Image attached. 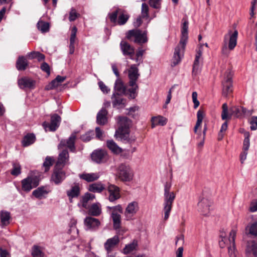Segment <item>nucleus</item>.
<instances>
[{
  "instance_id": "obj_1",
  "label": "nucleus",
  "mask_w": 257,
  "mask_h": 257,
  "mask_svg": "<svg viewBox=\"0 0 257 257\" xmlns=\"http://www.w3.org/2000/svg\"><path fill=\"white\" fill-rule=\"evenodd\" d=\"M184 21L181 29V38L178 46L175 48L171 66L174 67L178 64L184 56L185 46L188 40V22Z\"/></svg>"
},
{
  "instance_id": "obj_2",
  "label": "nucleus",
  "mask_w": 257,
  "mask_h": 257,
  "mask_svg": "<svg viewBox=\"0 0 257 257\" xmlns=\"http://www.w3.org/2000/svg\"><path fill=\"white\" fill-rule=\"evenodd\" d=\"M236 228L232 229L229 233V236H226L225 232H222L220 236L221 240L219 241V246L224 248L227 246L228 254L229 257H238V252L235 247V239L236 235Z\"/></svg>"
},
{
  "instance_id": "obj_3",
  "label": "nucleus",
  "mask_w": 257,
  "mask_h": 257,
  "mask_svg": "<svg viewBox=\"0 0 257 257\" xmlns=\"http://www.w3.org/2000/svg\"><path fill=\"white\" fill-rule=\"evenodd\" d=\"M171 184L170 183H166L164 186L163 212L164 213V219L167 220L170 216L172 210L173 203L176 198V194L171 191Z\"/></svg>"
},
{
  "instance_id": "obj_4",
  "label": "nucleus",
  "mask_w": 257,
  "mask_h": 257,
  "mask_svg": "<svg viewBox=\"0 0 257 257\" xmlns=\"http://www.w3.org/2000/svg\"><path fill=\"white\" fill-rule=\"evenodd\" d=\"M238 32L237 30L232 31L230 30L224 36L223 45L222 48V53L228 56L230 51L233 50L237 44Z\"/></svg>"
},
{
  "instance_id": "obj_5",
  "label": "nucleus",
  "mask_w": 257,
  "mask_h": 257,
  "mask_svg": "<svg viewBox=\"0 0 257 257\" xmlns=\"http://www.w3.org/2000/svg\"><path fill=\"white\" fill-rule=\"evenodd\" d=\"M140 76L139 69L136 65H132L128 69V76L129 78L128 91L130 92V98H135L136 96L137 90L138 86L137 81Z\"/></svg>"
},
{
  "instance_id": "obj_6",
  "label": "nucleus",
  "mask_w": 257,
  "mask_h": 257,
  "mask_svg": "<svg viewBox=\"0 0 257 257\" xmlns=\"http://www.w3.org/2000/svg\"><path fill=\"white\" fill-rule=\"evenodd\" d=\"M116 176L122 181L130 182L134 177V173L128 165L121 164L117 168Z\"/></svg>"
},
{
  "instance_id": "obj_7",
  "label": "nucleus",
  "mask_w": 257,
  "mask_h": 257,
  "mask_svg": "<svg viewBox=\"0 0 257 257\" xmlns=\"http://www.w3.org/2000/svg\"><path fill=\"white\" fill-rule=\"evenodd\" d=\"M147 31H142L139 29H134L128 32L127 38L139 44H142L148 41Z\"/></svg>"
},
{
  "instance_id": "obj_8",
  "label": "nucleus",
  "mask_w": 257,
  "mask_h": 257,
  "mask_svg": "<svg viewBox=\"0 0 257 257\" xmlns=\"http://www.w3.org/2000/svg\"><path fill=\"white\" fill-rule=\"evenodd\" d=\"M232 71L228 69L224 74V78L222 82V95L225 97L228 96L232 92Z\"/></svg>"
},
{
  "instance_id": "obj_9",
  "label": "nucleus",
  "mask_w": 257,
  "mask_h": 257,
  "mask_svg": "<svg viewBox=\"0 0 257 257\" xmlns=\"http://www.w3.org/2000/svg\"><path fill=\"white\" fill-rule=\"evenodd\" d=\"M22 188L25 192H29L39 185L37 179L34 177H28L21 181Z\"/></svg>"
},
{
  "instance_id": "obj_10",
  "label": "nucleus",
  "mask_w": 257,
  "mask_h": 257,
  "mask_svg": "<svg viewBox=\"0 0 257 257\" xmlns=\"http://www.w3.org/2000/svg\"><path fill=\"white\" fill-rule=\"evenodd\" d=\"M61 121V117L57 114H54L51 116V122H44L43 126L46 131H55L58 127Z\"/></svg>"
},
{
  "instance_id": "obj_11",
  "label": "nucleus",
  "mask_w": 257,
  "mask_h": 257,
  "mask_svg": "<svg viewBox=\"0 0 257 257\" xmlns=\"http://www.w3.org/2000/svg\"><path fill=\"white\" fill-rule=\"evenodd\" d=\"M65 172L63 171L62 168L55 166L54 172L51 176V181L55 184H60L65 178Z\"/></svg>"
},
{
  "instance_id": "obj_12",
  "label": "nucleus",
  "mask_w": 257,
  "mask_h": 257,
  "mask_svg": "<svg viewBox=\"0 0 257 257\" xmlns=\"http://www.w3.org/2000/svg\"><path fill=\"white\" fill-rule=\"evenodd\" d=\"M211 202L207 198H203L198 203V211L204 216H208L210 213Z\"/></svg>"
},
{
  "instance_id": "obj_13",
  "label": "nucleus",
  "mask_w": 257,
  "mask_h": 257,
  "mask_svg": "<svg viewBox=\"0 0 257 257\" xmlns=\"http://www.w3.org/2000/svg\"><path fill=\"white\" fill-rule=\"evenodd\" d=\"M139 210L138 203L134 201L130 203L125 208L124 215L126 220H129L133 218Z\"/></svg>"
},
{
  "instance_id": "obj_14",
  "label": "nucleus",
  "mask_w": 257,
  "mask_h": 257,
  "mask_svg": "<svg viewBox=\"0 0 257 257\" xmlns=\"http://www.w3.org/2000/svg\"><path fill=\"white\" fill-rule=\"evenodd\" d=\"M66 194L70 202H72L73 199L77 198L80 194V186L79 184H72L70 188L66 190Z\"/></svg>"
},
{
  "instance_id": "obj_15",
  "label": "nucleus",
  "mask_w": 257,
  "mask_h": 257,
  "mask_svg": "<svg viewBox=\"0 0 257 257\" xmlns=\"http://www.w3.org/2000/svg\"><path fill=\"white\" fill-rule=\"evenodd\" d=\"M113 93L128 95L130 97V92L128 89H126L122 80L118 78L115 82Z\"/></svg>"
},
{
  "instance_id": "obj_16",
  "label": "nucleus",
  "mask_w": 257,
  "mask_h": 257,
  "mask_svg": "<svg viewBox=\"0 0 257 257\" xmlns=\"http://www.w3.org/2000/svg\"><path fill=\"white\" fill-rule=\"evenodd\" d=\"M232 115L236 117H242L245 115H251V113L245 108L239 106H233L229 109Z\"/></svg>"
},
{
  "instance_id": "obj_17",
  "label": "nucleus",
  "mask_w": 257,
  "mask_h": 257,
  "mask_svg": "<svg viewBox=\"0 0 257 257\" xmlns=\"http://www.w3.org/2000/svg\"><path fill=\"white\" fill-rule=\"evenodd\" d=\"M202 46L203 45H200L196 54L192 70V73L194 75L198 73L200 68L201 64L202 63L201 56L202 54Z\"/></svg>"
},
{
  "instance_id": "obj_18",
  "label": "nucleus",
  "mask_w": 257,
  "mask_h": 257,
  "mask_svg": "<svg viewBox=\"0 0 257 257\" xmlns=\"http://www.w3.org/2000/svg\"><path fill=\"white\" fill-rule=\"evenodd\" d=\"M245 254L246 257H257V243L255 241L252 240L247 243Z\"/></svg>"
},
{
  "instance_id": "obj_19",
  "label": "nucleus",
  "mask_w": 257,
  "mask_h": 257,
  "mask_svg": "<svg viewBox=\"0 0 257 257\" xmlns=\"http://www.w3.org/2000/svg\"><path fill=\"white\" fill-rule=\"evenodd\" d=\"M122 94L113 93L111 96L112 104L113 107L120 108L124 107L125 100L122 98Z\"/></svg>"
},
{
  "instance_id": "obj_20",
  "label": "nucleus",
  "mask_w": 257,
  "mask_h": 257,
  "mask_svg": "<svg viewBox=\"0 0 257 257\" xmlns=\"http://www.w3.org/2000/svg\"><path fill=\"white\" fill-rule=\"evenodd\" d=\"M120 48L122 53L125 56H129L132 59H133V56L135 53V49L127 42L122 41L120 44Z\"/></svg>"
},
{
  "instance_id": "obj_21",
  "label": "nucleus",
  "mask_w": 257,
  "mask_h": 257,
  "mask_svg": "<svg viewBox=\"0 0 257 257\" xmlns=\"http://www.w3.org/2000/svg\"><path fill=\"white\" fill-rule=\"evenodd\" d=\"M76 139V135L74 134H72L69 139L67 140H62L58 146L59 149L62 147H66L71 151L75 150L74 142Z\"/></svg>"
},
{
  "instance_id": "obj_22",
  "label": "nucleus",
  "mask_w": 257,
  "mask_h": 257,
  "mask_svg": "<svg viewBox=\"0 0 257 257\" xmlns=\"http://www.w3.org/2000/svg\"><path fill=\"white\" fill-rule=\"evenodd\" d=\"M50 191L49 189L47 187L42 186L34 190L32 194L36 198L42 199L46 198Z\"/></svg>"
},
{
  "instance_id": "obj_23",
  "label": "nucleus",
  "mask_w": 257,
  "mask_h": 257,
  "mask_svg": "<svg viewBox=\"0 0 257 257\" xmlns=\"http://www.w3.org/2000/svg\"><path fill=\"white\" fill-rule=\"evenodd\" d=\"M84 224L87 229L95 230L100 225V222L97 218L87 217L84 220Z\"/></svg>"
},
{
  "instance_id": "obj_24",
  "label": "nucleus",
  "mask_w": 257,
  "mask_h": 257,
  "mask_svg": "<svg viewBox=\"0 0 257 257\" xmlns=\"http://www.w3.org/2000/svg\"><path fill=\"white\" fill-rule=\"evenodd\" d=\"M108 191L109 193V200L113 202L120 198L119 188L113 185H110L108 187Z\"/></svg>"
},
{
  "instance_id": "obj_25",
  "label": "nucleus",
  "mask_w": 257,
  "mask_h": 257,
  "mask_svg": "<svg viewBox=\"0 0 257 257\" xmlns=\"http://www.w3.org/2000/svg\"><path fill=\"white\" fill-rule=\"evenodd\" d=\"M36 82L28 77H24L18 80V84L21 88H28L33 89L35 87Z\"/></svg>"
},
{
  "instance_id": "obj_26",
  "label": "nucleus",
  "mask_w": 257,
  "mask_h": 257,
  "mask_svg": "<svg viewBox=\"0 0 257 257\" xmlns=\"http://www.w3.org/2000/svg\"><path fill=\"white\" fill-rule=\"evenodd\" d=\"M69 160V154L67 150H63L59 155L55 166L63 168Z\"/></svg>"
},
{
  "instance_id": "obj_27",
  "label": "nucleus",
  "mask_w": 257,
  "mask_h": 257,
  "mask_svg": "<svg viewBox=\"0 0 257 257\" xmlns=\"http://www.w3.org/2000/svg\"><path fill=\"white\" fill-rule=\"evenodd\" d=\"M128 128L118 127L115 132V137L121 141H128Z\"/></svg>"
},
{
  "instance_id": "obj_28",
  "label": "nucleus",
  "mask_w": 257,
  "mask_h": 257,
  "mask_svg": "<svg viewBox=\"0 0 257 257\" xmlns=\"http://www.w3.org/2000/svg\"><path fill=\"white\" fill-rule=\"evenodd\" d=\"M106 155V153L104 151L97 150L92 153L91 158L94 162L100 163L105 159Z\"/></svg>"
},
{
  "instance_id": "obj_29",
  "label": "nucleus",
  "mask_w": 257,
  "mask_h": 257,
  "mask_svg": "<svg viewBox=\"0 0 257 257\" xmlns=\"http://www.w3.org/2000/svg\"><path fill=\"white\" fill-rule=\"evenodd\" d=\"M80 179L90 182L97 180L100 177L99 173H83L79 175Z\"/></svg>"
},
{
  "instance_id": "obj_30",
  "label": "nucleus",
  "mask_w": 257,
  "mask_h": 257,
  "mask_svg": "<svg viewBox=\"0 0 257 257\" xmlns=\"http://www.w3.org/2000/svg\"><path fill=\"white\" fill-rule=\"evenodd\" d=\"M119 242V238L117 235L108 239L104 243V247L107 251H110Z\"/></svg>"
},
{
  "instance_id": "obj_31",
  "label": "nucleus",
  "mask_w": 257,
  "mask_h": 257,
  "mask_svg": "<svg viewBox=\"0 0 257 257\" xmlns=\"http://www.w3.org/2000/svg\"><path fill=\"white\" fill-rule=\"evenodd\" d=\"M152 127H155L157 125H165L167 122V119L162 116L159 115L152 118Z\"/></svg>"
},
{
  "instance_id": "obj_32",
  "label": "nucleus",
  "mask_w": 257,
  "mask_h": 257,
  "mask_svg": "<svg viewBox=\"0 0 257 257\" xmlns=\"http://www.w3.org/2000/svg\"><path fill=\"white\" fill-rule=\"evenodd\" d=\"M107 148L115 154H119L122 152V149L120 148L112 140L106 142Z\"/></svg>"
},
{
  "instance_id": "obj_33",
  "label": "nucleus",
  "mask_w": 257,
  "mask_h": 257,
  "mask_svg": "<svg viewBox=\"0 0 257 257\" xmlns=\"http://www.w3.org/2000/svg\"><path fill=\"white\" fill-rule=\"evenodd\" d=\"M89 213L94 216H98L101 213V205L98 203L92 204L89 208Z\"/></svg>"
},
{
  "instance_id": "obj_34",
  "label": "nucleus",
  "mask_w": 257,
  "mask_h": 257,
  "mask_svg": "<svg viewBox=\"0 0 257 257\" xmlns=\"http://www.w3.org/2000/svg\"><path fill=\"white\" fill-rule=\"evenodd\" d=\"M105 189V186L101 182L92 183L89 185L88 190L94 193H100Z\"/></svg>"
},
{
  "instance_id": "obj_35",
  "label": "nucleus",
  "mask_w": 257,
  "mask_h": 257,
  "mask_svg": "<svg viewBox=\"0 0 257 257\" xmlns=\"http://www.w3.org/2000/svg\"><path fill=\"white\" fill-rule=\"evenodd\" d=\"M0 218L1 225L3 226H7L10 224L11 219V214L9 212L3 210L0 212Z\"/></svg>"
},
{
  "instance_id": "obj_36",
  "label": "nucleus",
  "mask_w": 257,
  "mask_h": 257,
  "mask_svg": "<svg viewBox=\"0 0 257 257\" xmlns=\"http://www.w3.org/2000/svg\"><path fill=\"white\" fill-rule=\"evenodd\" d=\"M107 112L104 109L102 108L97 113V123L100 125H104L107 122Z\"/></svg>"
},
{
  "instance_id": "obj_37",
  "label": "nucleus",
  "mask_w": 257,
  "mask_h": 257,
  "mask_svg": "<svg viewBox=\"0 0 257 257\" xmlns=\"http://www.w3.org/2000/svg\"><path fill=\"white\" fill-rule=\"evenodd\" d=\"M138 246V241L134 240L131 243L126 244L122 250V252L124 254L131 253L133 251L136 250Z\"/></svg>"
},
{
  "instance_id": "obj_38",
  "label": "nucleus",
  "mask_w": 257,
  "mask_h": 257,
  "mask_svg": "<svg viewBox=\"0 0 257 257\" xmlns=\"http://www.w3.org/2000/svg\"><path fill=\"white\" fill-rule=\"evenodd\" d=\"M95 198V195L87 192L81 197L80 202L82 206L86 208L87 207L88 203L90 201H93Z\"/></svg>"
},
{
  "instance_id": "obj_39",
  "label": "nucleus",
  "mask_w": 257,
  "mask_h": 257,
  "mask_svg": "<svg viewBox=\"0 0 257 257\" xmlns=\"http://www.w3.org/2000/svg\"><path fill=\"white\" fill-rule=\"evenodd\" d=\"M111 217L113 221V228L115 230L118 229L120 227L121 216L117 212H111Z\"/></svg>"
},
{
  "instance_id": "obj_40",
  "label": "nucleus",
  "mask_w": 257,
  "mask_h": 257,
  "mask_svg": "<svg viewBox=\"0 0 257 257\" xmlns=\"http://www.w3.org/2000/svg\"><path fill=\"white\" fill-rule=\"evenodd\" d=\"M28 64L27 59L24 56H20L16 62V67L19 70H24L26 69Z\"/></svg>"
},
{
  "instance_id": "obj_41",
  "label": "nucleus",
  "mask_w": 257,
  "mask_h": 257,
  "mask_svg": "<svg viewBox=\"0 0 257 257\" xmlns=\"http://www.w3.org/2000/svg\"><path fill=\"white\" fill-rule=\"evenodd\" d=\"M76 223L75 220L72 221L68 230V233L71 235L73 239L76 238L78 235V229L76 226Z\"/></svg>"
},
{
  "instance_id": "obj_42",
  "label": "nucleus",
  "mask_w": 257,
  "mask_h": 257,
  "mask_svg": "<svg viewBox=\"0 0 257 257\" xmlns=\"http://www.w3.org/2000/svg\"><path fill=\"white\" fill-rule=\"evenodd\" d=\"M204 113L203 111L199 109L197 111V120L196 125L194 128V131L195 133H196V134L197 133L198 128V127H199L201 126V124L202 122V120L204 118Z\"/></svg>"
},
{
  "instance_id": "obj_43",
  "label": "nucleus",
  "mask_w": 257,
  "mask_h": 257,
  "mask_svg": "<svg viewBox=\"0 0 257 257\" xmlns=\"http://www.w3.org/2000/svg\"><path fill=\"white\" fill-rule=\"evenodd\" d=\"M128 15L123 11L119 9L118 19L117 20L118 24L120 25H124L128 20Z\"/></svg>"
},
{
  "instance_id": "obj_44",
  "label": "nucleus",
  "mask_w": 257,
  "mask_h": 257,
  "mask_svg": "<svg viewBox=\"0 0 257 257\" xmlns=\"http://www.w3.org/2000/svg\"><path fill=\"white\" fill-rule=\"evenodd\" d=\"M35 141V136L33 134H28L22 141L23 146L27 147L32 144Z\"/></svg>"
},
{
  "instance_id": "obj_45",
  "label": "nucleus",
  "mask_w": 257,
  "mask_h": 257,
  "mask_svg": "<svg viewBox=\"0 0 257 257\" xmlns=\"http://www.w3.org/2000/svg\"><path fill=\"white\" fill-rule=\"evenodd\" d=\"M118 123L119 124L118 127L128 128V126L130 124V121L126 117L119 116L118 117Z\"/></svg>"
},
{
  "instance_id": "obj_46",
  "label": "nucleus",
  "mask_w": 257,
  "mask_h": 257,
  "mask_svg": "<svg viewBox=\"0 0 257 257\" xmlns=\"http://www.w3.org/2000/svg\"><path fill=\"white\" fill-rule=\"evenodd\" d=\"M38 29L42 33H44L48 32L49 30V24L42 21H39L37 25Z\"/></svg>"
},
{
  "instance_id": "obj_47",
  "label": "nucleus",
  "mask_w": 257,
  "mask_h": 257,
  "mask_svg": "<svg viewBox=\"0 0 257 257\" xmlns=\"http://www.w3.org/2000/svg\"><path fill=\"white\" fill-rule=\"evenodd\" d=\"M222 111L221 118L223 120L230 119L232 116L231 112H229L228 106L226 103H223L222 106Z\"/></svg>"
},
{
  "instance_id": "obj_48",
  "label": "nucleus",
  "mask_w": 257,
  "mask_h": 257,
  "mask_svg": "<svg viewBox=\"0 0 257 257\" xmlns=\"http://www.w3.org/2000/svg\"><path fill=\"white\" fill-rule=\"evenodd\" d=\"M33 257H44V253L41 248L38 246H34L32 250Z\"/></svg>"
},
{
  "instance_id": "obj_49",
  "label": "nucleus",
  "mask_w": 257,
  "mask_h": 257,
  "mask_svg": "<svg viewBox=\"0 0 257 257\" xmlns=\"http://www.w3.org/2000/svg\"><path fill=\"white\" fill-rule=\"evenodd\" d=\"M21 173V168L19 164L14 163L13 164V169L11 173L12 175L17 176Z\"/></svg>"
},
{
  "instance_id": "obj_50",
  "label": "nucleus",
  "mask_w": 257,
  "mask_h": 257,
  "mask_svg": "<svg viewBox=\"0 0 257 257\" xmlns=\"http://www.w3.org/2000/svg\"><path fill=\"white\" fill-rule=\"evenodd\" d=\"M248 232L252 235L257 236V220L247 226Z\"/></svg>"
},
{
  "instance_id": "obj_51",
  "label": "nucleus",
  "mask_w": 257,
  "mask_h": 257,
  "mask_svg": "<svg viewBox=\"0 0 257 257\" xmlns=\"http://www.w3.org/2000/svg\"><path fill=\"white\" fill-rule=\"evenodd\" d=\"M54 161V159L52 157L47 156L46 158L45 161L43 163V167L45 168V172H47L49 170L50 167L52 166Z\"/></svg>"
},
{
  "instance_id": "obj_52",
  "label": "nucleus",
  "mask_w": 257,
  "mask_h": 257,
  "mask_svg": "<svg viewBox=\"0 0 257 257\" xmlns=\"http://www.w3.org/2000/svg\"><path fill=\"white\" fill-rule=\"evenodd\" d=\"M244 140L243 141V150L248 151L249 146V133L247 132L244 133Z\"/></svg>"
},
{
  "instance_id": "obj_53",
  "label": "nucleus",
  "mask_w": 257,
  "mask_h": 257,
  "mask_svg": "<svg viewBox=\"0 0 257 257\" xmlns=\"http://www.w3.org/2000/svg\"><path fill=\"white\" fill-rule=\"evenodd\" d=\"M76 33L77 28L75 27H74L71 31V34L70 39V45H75V43L76 39Z\"/></svg>"
},
{
  "instance_id": "obj_54",
  "label": "nucleus",
  "mask_w": 257,
  "mask_h": 257,
  "mask_svg": "<svg viewBox=\"0 0 257 257\" xmlns=\"http://www.w3.org/2000/svg\"><path fill=\"white\" fill-rule=\"evenodd\" d=\"M79 14L76 12V11L72 8L69 13V20L70 22L75 21L79 16Z\"/></svg>"
},
{
  "instance_id": "obj_55",
  "label": "nucleus",
  "mask_w": 257,
  "mask_h": 257,
  "mask_svg": "<svg viewBox=\"0 0 257 257\" xmlns=\"http://www.w3.org/2000/svg\"><path fill=\"white\" fill-rule=\"evenodd\" d=\"M94 133L93 131L88 132L84 135H83L81 138L84 142H88L93 138Z\"/></svg>"
},
{
  "instance_id": "obj_56",
  "label": "nucleus",
  "mask_w": 257,
  "mask_h": 257,
  "mask_svg": "<svg viewBox=\"0 0 257 257\" xmlns=\"http://www.w3.org/2000/svg\"><path fill=\"white\" fill-rule=\"evenodd\" d=\"M149 7L147 4L143 3L142 5V17L143 18L148 17Z\"/></svg>"
},
{
  "instance_id": "obj_57",
  "label": "nucleus",
  "mask_w": 257,
  "mask_h": 257,
  "mask_svg": "<svg viewBox=\"0 0 257 257\" xmlns=\"http://www.w3.org/2000/svg\"><path fill=\"white\" fill-rule=\"evenodd\" d=\"M161 0H150V5L151 7L156 9H159L161 8Z\"/></svg>"
},
{
  "instance_id": "obj_58",
  "label": "nucleus",
  "mask_w": 257,
  "mask_h": 257,
  "mask_svg": "<svg viewBox=\"0 0 257 257\" xmlns=\"http://www.w3.org/2000/svg\"><path fill=\"white\" fill-rule=\"evenodd\" d=\"M145 52V50H143V49L142 48H139L137 52V53H136V61L137 62H141L142 60V56L143 55V54Z\"/></svg>"
},
{
  "instance_id": "obj_59",
  "label": "nucleus",
  "mask_w": 257,
  "mask_h": 257,
  "mask_svg": "<svg viewBox=\"0 0 257 257\" xmlns=\"http://www.w3.org/2000/svg\"><path fill=\"white\" fill-rule=\"evenodd\" d=\"M197 93L196 91H194L192 93V97L193 102L194 103V108H196L199 105V101L197 100Z\"/></svg>"
},
{
  "instance_id": "obj_60",
  "label": "nucleus",
  "mask_w": 257,
  "mask_h": 257,
  "mask_svg": "<svg viewBox=\"0 0 257 257\" xmlns=\"http://www.w3.org/2000/svg\"><path fill=\"white\" fill-rule=\"evenodd\" d=\"M98 85L101 90L104 93H108L110 91V89L102 81H99Z\"/></svg>"
},
{
  "instance_id": "obj_61",
  "label": "nucleus",
  "mask_w": 257,
  "mask_h": 257,
  "mask_svg": "<svg viewBox=\"0 0 257 257\" xmlns=\"http://www.w3.org/2000/svg\"><path fill=\"white\" fill-rule=\"evenodd\" d=\"M250 129L251 130H255L257 128V116H252L250 121Z\"/></svg>"
},
{
  "instance_id": "obj_62",
  "label": "nucleus",
  "mask_w": 257,
  "mask_h": 257,
  "mask_svg": "<svg viewBox=\"0 0 257 257\" xmlns=\"http://www.w3.org/2000/svg\"><path fill=\"white\" fill-rule=\"evenodd\" d=\"M96 137L100 140L103 139V132L98 127L95 128Z\"/></svg>"
},
{
  "instance_id": "obj_63",
  "label": "nucleus",
  "mask_w": 257,
  "mask_h": 257,
  "mask_svg": "<svg viewBox=\"0 0 257 257\" xmlns=\"http://www.w3.org/2000/svg\"><path fill=\"white\" fill-rule=\"evenodd\" d=\"M41 69L45 72L46 73H47V74L49 75H50V67L49 66V65L46 63V62H43L42 64H41Z\"/></svg>"
},
{
  "instance_id": "obj_64",
  "label": "nucleus",
  "mask_w": 257,
  "mask_h": 257,
  "mask_svg": "<svg viewBox=\"0 0 257 257\" xmlns=\"http://www.w3.org/2000/svg\"><path fill=\"white\" fill-rule=\"evenodd\" d=\"M59 85V84L57 82L56 80L55 79L52 82L46 86V89L47 90L52 89Z\"/></svg>"
}]
</instances>
